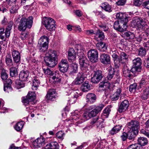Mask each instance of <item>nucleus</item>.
Instances as JSON below:
<instances>
[{
    "label": "nucleus",
    "mask_w": 149,
    "mask_h": 149,
    "mask_svg": "<svg viewBox=\"0 0 149 149\" xmlns=\"http://www.w3.org/2000/svg\"><path fill=\"white\" fill-rule=\"evenodd\" d=\"M77 56H78L80 68L81 71L79 72L73 83L76 85H80L83 83L86 77V72L88 66V60L83 52V47L81 45H76Z\"/></svg>",
    "instance_id": "f257e3e1"
},
{
    "label": "nucleus",
    "mask_w": 149,
    "mask_h": 149,
    "mask_svg": "<svg viewBox=\"0 0 149 149\" xmlns=\"http://www.w3.org/2000/svg\"><path fill=\"white\" fill-rule=\"evenodd\" d=\"M58 54L56 51L50 50L47 53L44 57V61L46 65L50 67L53 68L57 63Z\"/></svg>",
    "instance_id": "f03ea898"
},
{
    "label": "nucleus",
    "mask_w": 149,
    "mask_h": 149,
    "mask_svg": "<svg viewBox=\"0 0 149 149\" xmlns=\"http://www.w3.org/2000/svg\"><path fill=\"white\" fill-rule=\"evenodd\" d=\"M33 18L31 16H29L28 18L22 17L18 22L17 24L18 30L21 31H24L27 27L30 28L32 25Z\"/></svg>",
    "instance_id": "7ed1b4c3"
},
{
    "label": "nucleus",
    "mask_w": 149,
    "mask_h": 149,
    "mask_svg": "<svg viewBox=\"0 0 149 149\" xmlns=\"http://www.w3.org/2000/svg\"><path fill=\"white\" fill-rule=\"evenodd\" d=\"M77 111H75L74 112L72 113V115L74 117H71L70 118L73 121V124H75L76 125H78L80 124L83 122L85 120L89 119L90 118L88 116V112L85 113L83 115V118L84 120L82 119L81 118L79 117V115L77 113Z\"/></svg>",
    "instance_id": "20e7f679"
},
{
    "label": "nucleus",
    "mask_w": 149,
    "mask_h": 149,
    "mask_svg": "<svg viewBox=\"0 0 149 149\" xmlns=\"http://www.w3.org/2000/svg\"><path fill=\"white\" fill-rule=\"evenodd\" d=\"M140 29L144 31L140 35V41L146 39V37L149 36V28L147 25L146 20L145 19H140Z\"/></svg>",
    "instance_id": "39448f33"
},
{
    "label": "nucleus",
    "mask_w": 149,
    "mask_h": 149,
    "mask_svg": "<svg viewBox=\"0 0 149 149\" xmlns=\"http://www.w3.org/2000/svg\"><path fill=\"white\" fill-rule=\"evenodd\" d=\"M36 95L34 93L29 92L27 96L23 98L22 102L25 106L30 104H33L36 103Z\"/></svg>",
    "instance_id": "423d86ee"
},
{
    "label": "nucleus",
    "mask_w": 149,
    "mask_h": 149,
    "mask_svg": "<svg viewBox=\"0 0 149 149\" xmlns=\"http://www.w3.org/2000/svg\"><path fill=\"white\" fill-rule=\"evenodd\" d=\"M104 105L101 104L95 108V106L92 105L89 107L88 108V116L89 118H91L95 116L102 109Z\"/></svg>",
    "instance_id": "0eeeda50"
},
{
    "label": "nucleus",
    "mask_w": 149,
    "mask_h": 149,
    "mask_svg": "<svg viewBox=\"0 0 149 149\" xmlns=\"http://www.w3.org/2000/svg\"><path fill=\"white\" fill-rule=\"evenodd\" d=\"M55 23V21L53 19L49 17L45 18L43 24L47 30L52 31L54 30L56 28Z\"/></svg>",
    "instance_id": "6e6552de"
},
{
    "label": "nucleus",
    "mask_w": 149,
    "mask_h": 149,
    "mask_svg": "<svg viewBox=\"0 0 149 149\" xmlns=\"http://www.w3.org/2000/svg\"><path fill=\"white\" fill-rule=\"evenodd\" d=\"M65 95H70L69 97L70 99L69 100L72 104L75 102L77 98L79 96L76 91L73 90L69 88L65 89Z\"/></svg>",
    "instance_id": "1a4fd4ad"
},
{
    "label": "nucleus",
    "mask_w": 149,
    "mask_h": 149,
    "mask_svg": "<svg viewBox=\"0 0 149 149\" xmlns=\"http://www.w3.org/2000/svg\"><path fill=\"white\" fill-rule=\"evenodd\" d=\"M13 25V22H10L6 28L5 32H4V29H0V39L2 40H5V37L8 38L9 37L10 34V31L12 29Z\"/></svg>",
    "instance_id": "9d476101"
},
{
    "label": "nucleus",
    "mask_w": 149,
    "mask_h": 149,
    "mask_svg": "<svg viewBox=\"0 0 149 149\" xmlns=\"http://www.w3.org/2000/svg\"><path fill=\"white\" fill-rule=\"evenodd\" d=\"M120 76L118 74H115L113 69L109 71L107 77V80L111 81L113 83H116L120 81Z\"/></svg>",
    "instance_id": "9b49d317"
},
{
    "label": "nucleus",
    "mask_w": 149,
    "mask_h": 149,
    "mask_svg": "<svg viewBox=\"0 0 149 149\" xmlns=\"http://www.w3.org/2000/svg\"><path fill=\"white\" fill-rule=\"evenodd\" d=\"M133 65L131 69V72L134 76L139 74L140 70V58L137 57L133 60Z\"/></svg>",
    "instance_id": "f8f14e48"
},
{
    "label": "nucleus",
    "mask_w": 149,
    "mask_h": 149,
    "mask_svg": "<svg viewBox=\"0 0 149 149\" xmlns=\"http://www.w3.org/2000/svg\"><path fill=\"white\" fill-rule=\"evenodd\" d=\"M88 56L92 62L95 63L98 60V52L95 49H92L88 51Z\"/></svg>",
    "instance_id": "ddd939ff"
},
{
    "label": "nucleus",
    "mask_w": 149,
    "mask_h": 149,
    "mask_svg": "<svg viewBox=\"0 0 149 149\" xmlns=\"http://www.w3.org/2000/svg\"><path fill=\"white\" fill-rule=\"evenodd\" d=\"M127 23L120 21H115L114 24V28L120 32H122L126 29L127 27Z\"/></svg>",
    "instance_id": "4468645a"
},
{
    "label": "nucleus",
    "mask_w": 149,
    "mask_h": 149,
    "mask_svg": "<svg viewBox=\"0 0 149 149\" xmlns=\"http://www.w3.org/2000/svg\"><path fill=\"white\" fill-rule=\"evenodd\" d=\"M103 120L99 117H97L94 118L90 123L91 125L90 126H87L84 128V129L85 130L88 127H92L95 124H96L97 127L101 128L103 127L102 125Z\"/></svg>",
    "instance_id": "2eb2a0df"
},
{
    "label": "nucleus",
    "mask_w": 149,
    "mask_h": 149,
    "mask_svg": "<svg viewBox=\"0 0 149 149\" xmlns=\"http://www.w3.org/2000/svg\"><path fill=\"white\" fill-rule=\"evenodd\" d=\"M60 71L63 72H66L68 70L69 65L67 60L66 59H62L58 64Z\"/></svg>",
    "instance_id": "dca6fc26"
},
{
    "label": "nucleus",
    "mask_w": 149,
    "mask_h": 149,
    "mask_svg": "<svg viewBox=\"0 0 149 149\" xmlns=\"http://www.w3.org/2000/svg\"><path fill=\"white\" fill-rule=\"evenodd\" d=\"M102 77V71L100 70H97L94 72L93 76L91 78V81L94 83H98Z\"/></svg>",
    "instance_id": "f3484780"
},
{
    "label": "nucleus",
    "mask_w": 149,
    "mask_h": 149,
    "mask_svg": "<svg viewBox=\"0 0 149 149\" xmlns=\"http://www.w3.org/2000/svg\"><path fill=\"white\" fill-rule=\"evenodd\" d=\"M127 127L130 130L139 131V123L137 121L132 120L127 123Z\"/></svg>",
    "instance_id": "a211bd4d"
},
{
    "label": "nucleus",
    "mask_w": 149,
    "mask_h": 149,
    "mask_svg": "<svg viewBox=\"0 0 149 149\" xmlns=\"http://www.w3.org/2000/svg\"><path fill=\"white\" fill-rule=\"evenodd\" d=\"M45 139L42 136L38 138L36 140L33 141V145L34 148L40 147L45 143Z\"/></svg>",
    "instance_id": "6ab92c4d"
},
{
    "label": "nucleus",
    "mask_w": 149,
    "mask_h": 149,
    "mask_svg": "<svg viewBox=\"0 0 149 149\" xmlns=\"http://www.w3.org/2000/svg\"><path fill=\"white\" fill-rule=\"evenodd\" d=\"M76 52L74 49L70 48L68 51V60L70 62H73L76 59Z\"/></svg>",
    "instance_id": "aec40b11"
},
{
    "label": "nucleus",
    "mask_w": 149,
    "mask_h": 149,
    "mask_svg": "<svg viewBox=\"0 0 149 149\" xmlns=\"http://www.w3.org/2000/svg\"><path fill=\"white\" fill-rule=\"evenodd\" d=\"M11 54L14 61L16 63H19L21 59V56L19 52L13 49L12 51Z\"/></svg>",
    "instance_id": "412c9836"
},
{
    "label": "nucleus",
    "mask_w": 149,
    "mask_h": 149,
    "mask_svg": "<svg viewBox=\"0 0 149 149\" xmlns=\"http://www.w3.org/2000/svg\"><path fill=\"white\" fill-rule=\"evenodd\" d=\"M100 60L104 64H108L110 63V59L109 55L107 54L103 53L101 55Z\"/></svg>",
    "instance_id": "4be33fe9"
},
{
    "label": "nucleus",
    "mask_w": 149,
    "mask_h": 149,
    "mask_svg": "<svg viewBox=\"0 0 149 149\" xmlns=\"http://www.w3.org/2000/svg\"><path fill=\"white\" fill-rule=\"evenodd\" d=\"M129 102L127 100H125L120 104L118 111L120 113L125 111L127 108L128 106Z\"/></svg>",
    "instance_id": "5701e85b"
},
{
    "label": "nucleus",
    "mask_w": 149,
    "mask_h": 149,
    "mask_svg": "<svg viewBox=\"0 0 149 149\" xmlns=\"http://www.w3.org/2000/svg\"><path fill=\"white\" fill-rule=\"evenodd\" d=\"M110 53L112 54L115 65L116 66L118 67L120 65V59L118 55V53L117 51H114L110 52Z\"/></svg>",
    "instance_id": "b1692460"
},
{
    "label": "nucleus",
    "mask_w": 149,
    "mask_h": 149,
    "mask_svg": "<svg viewBox=\"0 0 149 149\" xmlns=\"http://www.w3.org/2000/svg\"><path fill=\"white\" fill-rule=\"evenodd\" d=\"M56 92L54 89H50L47 92L46 95L47 99L51 100H54L56 97Z\"/></svg>",
    "instance_id": "393cba45"
},
{
    "label": "nucleus",
    "mask_w": 149,
    "mask_h": 149,
    "mask_svg": "<svg viewBox=\"0 0 149 149\" xmlns=\"http://www.w3.org/2000/svg\"><path fill=\"white\" fill-rule=\"evenodd\" d=\"M86 101L88 103H94L96 100V96L94 93H88L86 96Z\"/></svg>",
    "instance_id": "a878e982"
},
{
    "label": "nucleus",
    "mask_w": 149,
    "mask_h": 149,
    "mask_svg": "<svg viewBox=\"0 0 149 149\" xmlns=\"http://www.w3.org/2000/svg\"><path fill=\"white\" fill-rule=\"evenodd\" d=\"M48 38L45 36L41 37L38 41V45L48 46Z\"/></svg>",
    "instance_id": "bb28decb"
},
{
    "label": "nucleus",
    "mask_w": 149,
    "mask_h": 149,
    "mask_svg": "<svg viewBox=\"0 0 149 149\" xmlns=\"http://www.w3.org/2000/svg\"><path fill=\"white\" fill-rule=\"evenodd\" d=\"M29 75V73L27 71H21L19 76V79L22 81H27Z\"/></svg>",
    "instance_id": "cd10ccee"
},
{
    "label": "nucleus",
    "mask_w": 149,
    "mask_h": 149,
    "mask_svg": "<svg viewBox=\"0 0 149 149\" xmlns=\"http://www.w3.org/2000/svg\"><path fill=\"white\" fill-rule=\"evenodd\" d=\"M51 76H52L50 77V80H51L53 83H55L60 80L59 79L60 75L58 71H55L54 73H52V74Z\"/></svg>",
    "instance_id": "c85d7f7f"
},
{
    "label": "nucleus",
    "mask_w": 149,
    "mask_h": 149,
    "mask_svg": "<svg viewBox=\"0 0 149 149\" xmlns=\"http://www.w3.org/2000/svg\"><path fill=\"white\" fill-rule=\"evenodd\" d=\"M104 33L100 30H98L95 33V39L99 41L104 39Z\"/></svg>",
    "instance_id": "c756f323"
},
{
    "label": "nucleus",
    "mask_w": 149,
    "mask_h": 149,
    "mask_svg": "<svg viewBox=\"0 0 149 149\" xmlns=\"http://www.w3.org/2000/svg\"><path fill=\"white\" fill-rule=\"evenodd\" d=\"M116 18L119 19L120 20V22L127 23L128 22L127 18L124 16L123 14L122 13H117L116 15Z\"/></svg>",
    "instance_id": "7c9ffc66"
},
{
    "label": "nucleus",
    "mask_w": 149,
    "mask_h": 149,
    "mask_svg": "<svg viewBox=\"0 0 149 149\" xmlns=\"http://www.w3.org/2000/svg\"><path fill=\"white\" fill-rule=\"evenodd\" d=\"M96 46L97 48L101 52H105L107 49L105 43L102 42L97 43L96 44Z\"/></svg>",
    "instance_id": "2f4dec72"
},
{
    "label": "nucleus",
    "mask_w": 149,
    "mask_h": 149,
    "mask_svg": "<svg viewBox=\"0 0 149 149\" xmlns=\"http://www.w3.org/2000/svg\"><path fill=\"white\" fill-rule=\"evenodd\" d=\"M58 145L55 142H53L47 144L45 147V149H58Z\"/></svg>",
    "instance_id": "473e14b6"
},
{
    "label": "nucleus",
    "mask_w": 149,
    "mask_h": 149,
    "mask_svg": "<svg viewBox=\"0 0 149 149\" xmlns=\"http://www.w3.org/2000/svg\"><path fill=\"white\" fill-rule=\"evenodd\" d=\"M139 131H132L130 130L127 134L128 139L130 140L133 139L139 134Z\"/></svg>",
    "instance_id": "72a5a7b5"
},
{
    "label": "nucleus",
    "mask_w": 149,
    "mask_h": 149,
    "mask_svg": "<svg viewBox=\"0 0 149 149\" xmlns=\"http://www.w3.org/2000/svg\"><path fill=\"white\" fill-rule=\"evenodd\" d=\"M123 76L126 77L130 78L132 75L130 74V71L129 70L126 66H124L123 69Z\"/></svg>",
    "instance_id": "f704fd0d"
},
{
    "label": "nucleus",
    "mask_w": 149,
    "mask_h": 149,
    "mask_svg": "<svg viewBox=\"0 0 149 149\" xmlns=\"http://www.w3.org/2000/svg\"><path fill=\"white\" fill-rule=\"evenodd\" d=\"M40 82L39 79L38 78H35L33 80L32 89L33 90H36L39 86Z\"/></svg>",
    "instance_id": "c9c22d12"
},
{
    "label": "nucleus",
    "mask_w": 149,
    "mask_h": 149,
    "mask_svg": "<svg viewBox=\"0 0 149 149\" xmlns=\"http://www.w3.org/2000/svg\"><path fill=\"white\" fill-rule=\"evenodd\" d=\"M81 90L84 92H87L90 90V86L88 81H85L81 85Z\"/></svg>",
    "instance_id": "e433bc0d"
},
{
    "label": "nucleus",
    "mask_w": 149,
    "mask_h": 149,
    "mask_svg": "<svg viewBox=\"0 0 149 149\" xmlns=\"http://www.w3.org/2000/svg\"><path fill=\"white\" fill-rule=\"evenodd\" d=\"M100 7L102 9L105 11L109 12H111L112 11L111 8V6L107 3L104 2L101 5Z\"/></svg>",
    "instance_id": "4c0bfd02"
},
{
    "label": "nucleus",
    "mask_w": 149,
    "mask_h": 149,
    "mask_svg": "<svg viewBox=\"0 0 149 149\" xmlns=\"http://www.w3.org/2000/svg\"><path fill=\"white\" fill-rule=\"evenodd\" d=\"M121 92V90L120 88L118 89L116 93L112 95V100L116 101L119 98L120 94Z\"/></svg>",
    "instance_id": "58836bf2"
},
{
    "label": "nucleus",
    "mask_w": 149,
    "mask_h": 149,
    "mask_svg": "<svg viewBox=\"0 0 149 149\" xmlns=\"http://www.w3.org/2000/svg\"><path fill=\"white\" fill-rule=\"evenodd\" d=\"M121 128L120 125H116L113 127L110 131V133L111 135H113L120 131Z\"/></svg>",
    "instance_id": "ea45409f"
},
{
    "label": "nucleus",
    "mask_w": 149,
    "mask_h": 149,
    "mask_svg": "<svg viewBox=\"0 0 149 149\" xmlns=\"http://www.w3.org/2000/svg\"><path fill=\"white\" fill-rule=\"evenodd\" d=\"M24 126L23 122H20L17 123L14 126L15 129L17 131H19L23 128Z\"/></svg>",
    "instance_id": "a19ab883"
},
{
    "label": "nucleus",
    "mask_w": 149,
    "mask_h": 149,
    "mask_svg": "<svg viewBox=\"0 0 149 149\" xmlns=\"http://www.w3.org/2000/svg\"><path fill=\"white\" fill-rule=\"evenodd\" d=\"M20 79L16 81L15 86L17 89H19L24 86V83Z\"/></svg>",
    "instance_id": "79ce46f5"
},
{
    "label": "nucleus",
    "mask_w": 149,
    "mask_h": 149,
    "mask_svg": "<svg viewBox=\"0 0 149 149\" xmlns=\"http://www.w3.org/2000/svg\"><path fill=\"white\" fill-rule=\"evenodd\" d=\"M124 35L125 38L127 39H133L134 37L133 33L130 31L125 32Z\"/></svg>",
    "instance_id": "37998d69"
},
{
    "label": "nucleus",
    "mask_w": 149,
    "mask_h": 149,
    "mask_svg": "<svg viewBox=\"0 0 149 149\" xmlns=\"http://www.w3.org/2000/svg\"><path fill=\"white\" fill-rule=\"evenodd\" d=\"M111 111L110 109L109 108H106L103 111L102 113V116L103 118H107L108 117Z\"/></svg>",
    "instance_id": "c03bdc74"
},
{
    "label": "nucleus",
    "mask_w": 149,
    "mask_h": 149,
    "mask_svg": "<svg viewBox=\"0 0 149 149\" xmlns=\"http://www.w3.org/2000/svg\"><path fill=\"white\" fill-rule=\"evenodd\" d=\"M5 61L6 64L8 66L10 67L13 65V62L10 55L8 57L6 56L5 59Z\"/></svg>",
    "instance_id": "a18cd8bd"
},
{
    "label": "nucleus",
    "mask_w": 149,
    "mask_h": 149,
    "mask_svg": "<svg viewBox=\"0 0 149 149\" xmlns=\"http://www.w3.org/2000/svg\"><path fill=\"white\" fill-rule=\"evenodd\" d=\"M149 96V88H146L143 91L142 98L143 100H146Z\"/></svg>",
    "instance_id": "49530a36"
},
{
    "label": "nucleus",
    "mask_w": 149,
    "mask_h": 149,
    "mask_svg": "<svg viewBox=\"0 0 149 149\" xmlns=\"http://www.w3.org/2000/svg\"><path fill=\"white\" fill-rule=\"evenodd\" d=\"M132 26L139 29L140 28V19H139L132 20L131 22Z\"/></svg>",
    "instance_id": "de8ad7c7"
},
{
    "label": "nucleus",
    "mask_w": 149,
    "mask_h": 149,
    "mask_svg": "<svg viewBox=\"0 0 149 149\" xmlns=\"http://www.w3.org/2000/svg\"><path fill=\"white\" fill-rule=\"evenodd\" d=\"M18 72L15 68H12L10 69V75L11 77H15L17 75Z\"/></svg>",
    "instance_id": "09e8293b"
},
{
    "label": "nucleus",
    "mask_w": 149,
    "mask_h": 149,
    "mask_svg": "<svg viewBox=\"0 0 149 149\" xmlns=\"http://www.w3.org/2000/svg\"><path fill=\"white\" fill-rule=\"evenodd\" d=\"M8 75L6 71L4 69H2L1 74V79L3 80H6L8 78Z\"/></svg>",
    "instance_id": "8fccbe9b"
},
{
    "label": "nucleus",
    "mask_w": 149,
    "mask_h": 149,
    "mask_svg": "<svg viewBox=\"0 0 149 149\" xmlns=\"http://www.w3.org/2000/svg\"><path fill=\"white\" fill-rule=\"evenodd\" d=\"M64 135V133L62 131H59L56 134L57 137L60 140V141H62L63 139Z\"/></svg>",
    "instance_id": "3c124183"
},
{
    "label": "nucleus",
    "mask_w": 149,
    "mask_h": 149,
    "mask_svg": "<svg viewBox=\"0 0 149 149\" xmlns=\"http://www.w3.org/2000/svg\"><path fill=\"white\" fill-rule=\"evenodd\" d=\"M110 86V84L108 81H103L101 82L99 84V87L101 88H108Z\"/></svg>",
    "instance_id": "603ef678"
},
{
    "label": "nucleus",
    "mask_w": 149,
    "mask_h": 149,
    "mask_svg": "<svg viewBox=\"0 0 149 149\" xmlns=\"http://www.w3.org/2000/svg\"><path fill=\"white\" fill-rule=\"evenodd\" d=\"M120 56V61L126 60L128 58V56L127 54L123 52H120L119 54Z\"/></svg>",
    "instance_id": "864d4df0"
},
{
    "label": "nucleus",
    "mask_w": 149,
    "mask_h": 149,
    "mask_svg": "<svg viewBox=\"0 0 149 149\" xmlns=\"http://www.w3.org/2000/svg\"><path fill=\"white\" fill-rule=\"evenodd\" d=\"M19 7L17 6L14 5L10 9V13L11 14H14L17 12Z\"/></svg>",
    "instance_id": "5fc2aeb1"
},
{
    "label": "nucleus",
    "mask_w": 149,
    "mask_h": 149,
    "mask_svg": "<svg viewBox=\"0 0 149 149\" xmlns=\"http://www.w3.org/2000/svg\"><path fill=\"white\" fill-rule=\"evenodd\" d=\"M148 143L147 139L145 137H140V146H144Z\"/></svg>",
    "instance_id": "6e6d98bb"
},
{
    "label": "nucleus",
    "mask_w": 149,
    "mask_h": 149,
    "mask_svg": "<svg viewBox=\"0 0 149 149\" xmlns=\"http://www.w3.org/2000/svg\"><path fill=\"white\" fill-rule=\"evenodd\" d=\"M127 149H140V144H134L129 146Z\"/></svg>",
    "instance_id": "4d7b16f0"
},
{
    "label": "nucleus",
    "mask_w": 149,
    "mask_h": 149,
    "mask_svg": "<svg viewBox=\"0 0 149 149\" xmlns=\"http://www.w3.org/2000/svg\"><path fill=\"white\" fill-rule=\"evenodd\" d=\"M71 68L72 72L73 73H76L77 70L78 65L75 63H73L71 64Z\"/></svg>",
    "instance_id": "13d9d810"
},
{
    "label": "nucleus",
    "mask_w": 149,
    "mask_h": 149,
    "mask_svg": "<svg viewBox=\"0 0 149 149\" xmlns=\"http://www.w3.org/2000/svg\"><path fill=\"white\" fill-rule=\"evenodd\" d=\"M136 85L135 83L131 84L129 87V91L130 92H134L136 88Z\"/></svg>",
    "instance_id": "bf43d9fd"
},
{
    "label": "nucleus",
    "mask_w": 149,
    "mask_h": 149,
    "mask_svg": "<svg viewBox=\"0 0 149 149\" xmlns=\"http://www.w3.org/2000/svg\"><path fill=\"white\" fill-rule=\"evenodd\" d=\"M38 46H39V51L41 52H43L46 51L48 47V46H42L41 45H39Z\"/></svg>",
    "instance_id": "052dcab7"
},
{
    "label": "nucleus",
    "mask_w": 149,
    "mask_h": 149,
    "mask_svg": "<svg viewBox=\"0 0 149 149\" xmlns=\"http://www.w3.org/2000/svg\"><path fill=\"white\" fill-rule=\"evenodd\" d=\"M120 138L123 141H125L128 138L127 133L125 132H123L122 133V135H121Z\"/></svg>",
    "instance_id": "680f3d73"
},
{
    "label": "nucleus",
    "mask_w": 149,
    "mask_h": 149,
    "mask_svg": "<svg viewBox=\"0 0 149 149\" xmlns=\"http://www.w3.org/2000/svg\"><path fill=\"white\" fill-rule=\"evenodd\" d=\"M12 89V88L10 86H7L6 85V84H4V90L5 91H6L9 92L10 91H11Z\"/></svg>",
    "instance_id": "e2e57ef3"
},
{
    "label": "nucleus",
    "mask_w": 149,
    "mask_h": 149,
    "mask_svg": "<svg viewBox=\"0 0 149 149\" xmlns=\"http://www.w3.org/2000/svg\"><path fill=\"white\" fill-rule=\"evenodd\" d=\"M99 26L101 29L104 31L106 32L108 31V28L106 25L103 24H99Z\"/></svg>",
    "instance_id": "0e129e2a"
},
{
    "label": "nucleus",
    "mask_w": 149,
    "mask_h": 149,
    "mask_svg": "<svg viewBox=\"0 0 149 149\" xmlns=\"http://www.w3.org/2000/svg\"><path fill=\"white\" fill-rule=\"evenodd\" d=\"M28 36V33L25 32H22L21 34L20 38L22 40L25 39Z\"/></svg>",
    "instance_id": "69168bd1"
},
{
    "label": "nucleus",
    "mask_w": 149,
    "mask_h": 149,
    "mask_svg": "<svg viewBox=\"0 0 149 149\" xmlns=\"http://www.w3.org/2000/svg\"><path fill=\"white\" fill-rule=\"evenodd\" d=\"M43 71L44 73L47 75H50L52 74V72L49 69L47 68L46 69H43Z\"/></svg>",
    "instance_id": "338daca9"
},
{
    "label": "nucleus",
    "mask_w": 149,
    "mask_h": 149,
    "mask_svg": "<svg viewBox=\"0 0 149 149\" xmlns=\"http://www.w3.org/2000/svg\"><path fill=\"white\" fill-rule=\"evenodd\" d=\"M126 0H119L116 2V3L118 6H123L125 3Z\"/></svg>",
    "instance_id": "774afa93"
}]
</instances>
